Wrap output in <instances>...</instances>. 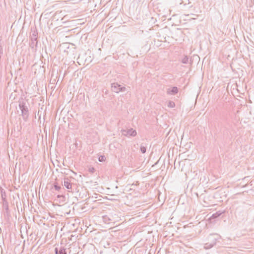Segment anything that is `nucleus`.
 <instances>
[{"label": "nucleus", "mask_w": 254, "mask_h": 254, "mask_svg": "<svg viewBox=\"0 0 254 254\" xmlns=\"http://www.w3.org/2000/svg\"><path fill=\"white\" fill-rule=\"evenodd\" d=\"M19 108L21 112V116L24 121H27L29 117V104L23 99L18 101Z\"/></svg>", "instance_id": "nucleus-1"}, {"label": "nucleus", "mask_w": 254, "mask_h": 254, "mask_svg": "<svg viewBox=\"0 0 254 254\" xmlns=\"http://www.w3.org/2000/svg\"><path fill=\"white\" fill-rule=\"evenodd\" d=\"M218 239V236L216 234H210L209 235L206 240V242L205 244V248L206 249H210L213 247L216 243Z\"/></svg>", "instance_id": "nucleus-2"}, {"label": "nucleus", "mask_w": 254, "mask_h": 254, "mask_svg": "<svg viewBox=\"0 0 254 254\" xmlns=\"http://www.w3.org/2000/svg\"><path fill=\"white\" fill-rule=\"evenodd\" d=\"M0 193H1V197L2 199V207L5 209V212L7 215L9 214V207H8V202L6 199V194L5 191L3 189L0 188Z\"/></svg>", "instance_id": "nucleus-3"}, {"label": "nucleus", "mask_w": 254, "mask_h": 254, "mask_svg": "<svg viewBox=\"0 0 254 254\" xmlns=\"http://www.w3.org/2000/svg\"><path fill=\"white\" fill-rule=\"evenodd\" d=\"M122 132L123 135L129 136H135L137 134L136 130L133 128L122 129Z\"/></svg>", "instance_id": "nucleus-4"}, {"label": "nucleus", "mask_w": 254, "mask_h": 254, "mask_svg": "<svg viewBox=\"0 0 254 254\" xmlns=\"http://www.w3.org/2000/svg\"><path fill=\"white\" fill-rule=\"evenodd\" d=\"M103 221L105 223L110 224L111 223H114L115 220L113 219V216L112 214L105 215L102 216Z\"/></svg>", "instance_id": "nucleus-5"}, {"label": "nucleus", "mask_w": 254, "mask_h": 254, "mask_svg": "<svg viewBox=\"0 0 254 254\" xmlns=\"http://www.w3.org/2000/svg\"><path fill=\"white\" fill-rule=\"evenodd\" d=\"M30 47L31 48L32 52H36L37 51V47L38 45V41L37 39L35 40V41H33V39H30Z\"/></svg>", "instance_id": "nucleus-6"}, {"label": "nucleus", "mask_w": 254, "mask_h": 254, "mask_svg": "<svg viewBox=\"0 0 254 254\" xmlns=\"http://www.w3.org/2000/svg\"><path fill=\"white\" fill-rule=\"evenodd\" d=\"M32 34L30 35V39H33V41H35L37 39L38 32L36 28H31Z\"/></svg>", "instance_id": "nucleus-7"}, {"label": "nucleus", "mask_w": 254, "mask_h": 254, "mask_svg": "<svg viewBox=\"0 0 254 254\" xmlns=\"http://www.w3.org/2000/svg\"><path fill=\"white\" fill-rule=\"evenodd\" d=\"M178 88L177 87L174 86L171 89H168L167 90V94L169 95H175L178 93Z\"/></svg>", "instance_id": "nucleus-8"}, {"label": "nucleus", "mask_w": 254, "mask_h": 254, "mask_svg": "<svg viewBox=\"0 0 254 254\" xmlns=\"http://www.w3.org/2000/svg\"><path fill=\"white\" fill-rule=\"evenodd\" d=\"M55 254H67L66 249L63 247H61L59 250L56 247L55 249Z\"/></svg>", "instance_id": "nucleus-9"}, {"label": "nucleus", "mask_w": 254, "mask_h": 254, "mask_svg": "<svg viewBox=\"0 0 254 254\" xmlns=\"http://www.w3.org/2000/svg\"><path fill=\"white\" fill-rule=\"evenodd\" d=\"M64 186L67 189H72V184L68 178L64 179Z\"/></svg>", "instance_id": "nucleus-10"}, {"label": "nucleus", "mask_w": 254, "mask_h": 254, "mask_svg": "<svg viewBox=\"0 0 254 254\" xmlns=\"http://www.w3.org/2000/svg\"><path fill=\"white\" fill-rule=\"evenodd\" d=\"M119 87V84L118 83L115 82L111 84L112 91L116 93H119V91H118Z\"/></svg>", "instance_id": "nucleus-11"}, {"label": "nucleus", "mask_w": 254, "mask_h": 254, "mask_svg": "<svg viewBox=\"0 0 254 254\" xmlns=\"http://www.w3.org/2000/svg\"><path fill=\"white\" fill-rule=\"evenodd\" d=\"M223 213V212L218 211L216 212L215 213L213 214L211 217V218H212V219L216 218L218 217H219V216H220Z\"/></svg>", "instance_id": "nucleus-12"}, {"label": "nucleus", "mask_w": 254, "mask_h": 254, "mask_svg": "<svg viewBox=\"0 0 254 254\" xmlns=\"http://www.w3.org/2000/svg\"><path fill=\"white\" fill-rule=\"evenodd\" d=\"M189 57L187 56H184L182 59L181 60V62L183 64H187L189 63Z\"/></svg>", "instance_id": "nucleus-13"}, {"label": "nucleus", "mask_w": 254, "mask_h": 254, "mask_svg": "<svg viewBox=\"0 0 254 254\" xmlns=\"http://www.w3.org/2000/svg\"><path fill=\"white\" fill-rule=\"evenodd\" d=\"M140 150L142 153H145L146 151V146L141 144Z\"/></svg>", "instance_id": "nucleus-14"}, {"label": "nucleus", "mask_w": 254, "mask_h": 254, "mask_svg": "<svg viewBox=\"0 0 254 254\" xmlns=\"http://www.w3.org/2000/svg\"><path fill=\"white\" fill-rule=\"evenodd\" d=\"M167 106L169 108H174L175 107V103L173 101H170Z\"/></svg>", "instance_id": "nucleus-15"}, {"label": "nucleus", "mask_w": 254, "mask_h": 254, "mask_svg": "<svg viewBox=\"0 0 254 254\" xmlns=\"http://www.w3.org/2000/svg\"><path fill=\"white\" fill-rule=\"evenodd\" d=\"M179 2V4H184V5H186L187 4H189L190 2L189 1V0H182V2H179Z\"/></svg>", "instance_id": "nucleus-16"}, {"label": "nucleus", "mask_w": 254, "mask_h": 254, "mask_svg": "<svg viewBox=\"0 0 254 254\" xmlns=\"http://www.w3.org/2000/svg\"><path fill=\"white\" fill-rule=\"evenodd\" d=\"M126 90V88L125 87H121V85L119 84V87L118 88L119 93L120 92H123Z\"/></svg>", "instance_id": "nucleus-17"}, {"label": "nucleus", "mask_w": 254, "mask_h": 254, "mask_svg": "<svg viewBox=\"0 0 254 254\" xmlns=\"http://www.w3.org/2000/svg\"><path fill=\"white\" fill-rule=\"evenodd\" d=\"M54 186L55 190H59L61 189V187L59 186L58 185V183H55L54 184Z\"/></svg>", "instance_id": "nucleus-18"}, {"label": "nucleus", "mask_w": 254, "mask_h": 254, "mask_svg": "<svg viewBox=\"0 0 254 254\" xmlns=\"http://www.w3.org/2000/svg\"><path fill=\"white\" fill-rule=\"evenodd\" d=\"M98 160L100 162H103V161H104L105 160V156L100 155L99 157Z\"/></svg>", "instance_id": "nucleus-19"}, {"label": "nucleus", "mask_w": 254, "mask_h": 254, "mask_svg": "<svg viewBox=\"0 0 254 254\" xmlns=\"http://www.w3.org/2000/svg\"><path fill=\"white\" fill-rule=\"evenodd\" d=\"M88 171L91 173H93L95 172V169L94 167L89 168Z\"/></svg>", "instance_id": "nucleus-20"}, {"label": "nucleus", "mask_w": 254, "mask_h": 254, "mask_svg": "<svg viewBox=\"0 0 254 254\" xmlns=\"http://www.w3.org/2000/svg\"><path fill=\"white\" fill-rule=\"evenodd\" d=\"M58 198H61V197L64 198V196L63 195H58Z\"/></svg>", "instance_id": "nucleus-21"}, {"label": "nucleus", "mask_w": 254, "mask_h": 254, "mask_svg": "<svg viewBox=\"0 0 254 254\" xmlns=\"http://www.w3.org/2000/svg\"><path fill=\"white\" fill-rule=\"evenodd\" d=\"M175 1H176V2L177 3H178V4H179L178 1H179V2H182V0H175Z\"/></svg>", "instance_id": "nucleus-22"}, {"label": "nucleus", "mask_w": 254, "mask_h": 254, "mask_svg": "<svg viewBox=\"0 0 254 254\" xmlns=\"http://www.w3.org/2000/svg\"><path fill=\"white\" fill-rule=\"evenodd\" d=\"M108 93H109V91H108V90H106V91H105V94L107 95V94H108Z\"/></svg>", "instance_id": "nucleus-23"}, {"label": "nucleus", "mask_w": 254, "mask_h": 254, "mask_svg": "<svg viewBox=\"0 0 254 254\" xmlns=\"http://www.w3.org/2000/svg\"><path fill=\"white\" fill-rule=\"evenodd\" d=\"M127 205H129V206H132L133 204L132 203H131V204H127Z\"/></svg>", "instance_id": "nucleus-24"}]
</instances>
